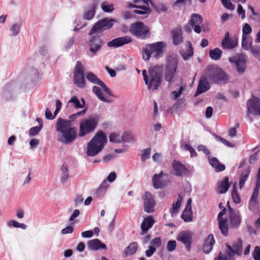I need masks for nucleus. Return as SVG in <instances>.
Returning a JSON list of instances; mask_svg holds the SVG:
<instances>
[{"label":"nucleus","instance_id":"obj_27","mask_svg":"<svg viewBox=\"0 0 260 260\" xmlns=\"http://www.w3.org/2000/svg\"><path fill=\"white\" fill-rule=\"evenodd\" d=\"M87 247L89 250L93 251L106 248L105 244L102 243L98 239L89 241L87 242Z\"/></svg>","mask_w":260,"mask_h":260},{"label":"nucleus","instance_id":"obj_60","mask_svg":"<svg viewBox=\"0 0 260 260\" xmlns=\"http://www.w3.org/2000/svg\"><path fill=\"white\" fill-rule=\"evenodd\" d=\"M253 256L255 260H260V247L259 246L255 247Z\"/></svg>","mask_w":260,"mask_h":260},{"label":"nucleus","instance_id":"obj_18","mask_svg":"<svg viewBox=\"0 0 260 260\" xmlns=\"http://www.w3.org/2000/svg\"><path fill=\"white\" fill-rule=\"evenodd\" d=\"M245 183V180H240L238 184L235 182L233 184V189L232 190L231 196L233 202L238 204L241 202V198L238 189H241Z\"/></svg>","mask_w":260,"mask_h":260},{"label":"nucleus","instance_id":"obj_38","mask_svg":"<svg viewBox=\"0 0 260 260\" xmlns=\"http://www.w3.org/2000/svg\"><path fill=\"white\" fill-rule=\"evenodd\" d=\"M82 104H81L79 100L76 96H73L70 100L68 102V104L71 105L76 109L82 108L85 105V100L83 99H81Z\"/></svg>","mask_w":260,"mask_h":260},{"label":"nucleus","instance_id":"obj_2","mask_svg":"<svg viewBox=\"0 0 260 260\" xmlns=\"http://www.w3.org/2000/svg\"><path fill=\"white\" fill-rule=\"evenodd\" d=\"M142 75L148 90H157L160 86L162 77L158 67L155 66L149 68L148 71L143 70Z\"/></svg>","mask_w":260,"mask_h":260},{"label":"nucleus","instance_id":"obj_1","mask_svg":"<svg viewBox=\"0 0 260 260\" xmlns=\"http://www.w3.org/2000/svg\"><path fill=\"white\" fill-rule=\"evenodd\" d=\"M72 123L69 120L57 119L56 123V128L58 133V140L65 144L72 143L76 137V132L75 127L72 126Z\"/></svg>","mask_w":260,"mask_h":260},{"label":"nucleus","instance_id":"obj_33","mask_svg":"<svg viewBox=\"0 0 260 260\" xmlns=\"http://www.w3.org/2000/svg\"><path fill=\"white\" fill-rule=\"evenodd\" d=\"M92 91L100 101L107 103H111L113 102V100L111 99L104 95L103 92L100 87L96 86H94L92 88Z\"/></svg>","mask_w":260,"mask_h":260},{"label":"nucleus","instance_id":"obj_29","mask_svg":"<svg viewBox=\"0 0 260 260\" xmlns=\"http://www.w3.org/2000/svg\"><path fill=\"white\" fill-rule=\"evenodd\" d=\"M96 7L97 4L93 3L89 7L85 9L83 18L88 20L92 19L95 15Z\"/></svg>","mask_w":260,"mask_h":260},{"label":"nucleus","instance_id":"obj_19","mask_svg":"<svg viewBox=\"0 0 260 260\" xmlns=\"http://www.w3.org/2000/svg\"><path fill=\"white\" fill-rule=\"evenodd\" d=\"M238 45V39L236 38H230V34L227 32L221 42V45L224 49H232Z\"/></svg>","mask_w":260,"mask_h":260},{"label":"nucleus","instance_id":"obj_17","mask_svg":"<svg viewBox=\"0 0 260 260\" xmlns=\"http://www.w3.org/2000/svg\"><path fill=\"white\" fill-rule=\"evenodd\" d=\"M192 233L191 232L184 231L180 232L177 237V240L182 243L187 250L191 247Z\"/></svg>","mask_w":260,"mask_h":260},{"label":"nucleus","instance_id":"obj_6","mask_svg":"<svg viewBox=\"0 0 260 260\" xmlns=\"http://www.w3.org/2000/svg\"><path fill=\"white\" fill-rule=\"evenodd\" d=\"M205 75L210 81L214 83H225L228 80L227 75L222 69L216 67L209 66L208 67Z\"/></svg>","mask_w":260,"mask_h":260},{"label":"nucleus","instance_id":"obj_3","mask_svg":"<svg viewBox=\"0 0 260 260\" xmlns=\"http://www.w3.org/2000/svg\"><path fill=\"white\" fill-rule=\"evenodd\" d=\"M107 143V139L104 133L102 131L97 132L87 144V155L89 156L97 155L102 150Z\"/></svg>","mask_w":260,"mask_h":260},{"label":"nucleus","instance_id":"obj_42","mask_svg":"<svg viewBox=\"0 0 260 260\" xmlns=\"http://www.w3.org/2000/svg\"><path fill=\"white\" fill-rule=\"evenodd\" d=\"M222 51L218 48L213 50H211L209 52V56L211 59L217 60H219L221 56Z\"/></svg>","mask_w":260,"mask_h":260},{"label":"nucleus","instance_id":"obj_23","mask_svg":"<svg viewBox=\"0 0 260 260\" xmlns=\"http://www.w3.org/2000/svg\"><path fill=\"white\" fill-rule=\"evenodd\" d=\"M172 172L177 176H183L189 173V171L181 162L175 161L173 165Z\"/></svg>","mask_w":260,"mask_h":260},{"label":"nucleus","instance_id":"obj_8","mask_svg":"<svg viewBox=\"0 0 260 260\" xmlns=\"http://www.w3.org/2000/svg\"><path fill=\"white\" fill-rule=\"evenodd\" d=\"M130 31L133 35L141 39L149 37V28L141 22L131 24Z\"/></svg>","mask_w":260,"mask_h":260},{"label":"nucleus","instance_id":"obj_16","mask_svg":"<svg viewBox=\"0 0 260 260\" xmlns=\"http://www.w3.org/2000/svg\"><path fill=\"white\" fill-rule=\"evenodd\" d=\"M242 240L239 238L234 242L233 246H231L229 244H226L228 248L227 254L230 257H232L235 254L241 255L242 252Z\"/></svg>","mask_w":260,"mask_h":260},{"label":"nucleus","instance_id":"obj_7","mask_svg":"<svg viewBox=\"0 0 260 260\" xmlns=\"http://www.w3.org/2000/svg\"><path fill=\"white\" fill-rule=\"evenodd\" d=\"M178 66V59L176 57L170 56L167 59L166 65L165 78L166 81L171 83L173 80Z\"/></svg>","mask_w":260,"mask_h":260},{"label":"nucleus","instance_id":"obj_5","mask_svg":"<svg viewBox=\"0 0 260 260\" xmlns=\"http://www.w3.org/2000/svg\"><path fill=\"white\" fill-rule=\"evenodd\" d=\"M165 46V44L162 42L146 45L142 49L143 58L145 60H148L151 55L156 58L161 57L163 55L164 48Z\"/></svg>","mask_w":260,"mask_h":260},{"label":"nucleus","instance_id":"obj_48","mask_svg":"<svg viewBox=\"0 0 260 260\" xmlns=\"http://www.w3.org/2000/svg\"><path fill=\"white\" fill-rule=\"evenodd\" d=\"M101 8L105 12L109 13L111 12L114 10V5L107 2H103L101 4Z\"/></svg>","mask_w":260,"mask_h":260},{"label":"nucleus","instance_id":"obj_41","mask_svg":"<svg viewBox=\"0 0 260 260\" xmlns=\"http://www.w3.org/2000/svg\"><path fill=\"white\" fill-rule=\"evenodd\" d=\"M114 180H104L97 190L98 193L103 195L109 186V183H112Z\"/></svg>","mask_w":260,"mask_h":260},{"label":"nucleus","instance_id":"obj_53","mask_svg":"<svg viewBox=\"0 0 260 260\" xmlns=\"http://www.w3.org/2000/svg\"><path fill=\"white\" fill-rule=\"evenodd\" d=\"M43 124H41V126H34L29 129V134L30 136H34L37 135L42 128Z\"/></svg>","mask_w":260,"mask_h":260},{"label":"nucleus","instance_id":"obj_39","mask_svg":"<svg viewBox=\"0 0 260 260\" xmlns=\"http://www.w3.org/2000/svg\"><path fill=\"white\" fill-rule=\"evenodd\" d=\"M187 49L180 51L181 55L184 60H188L193 54V48L190 42H188Z\"/></svg>","mask_w":260,"mask_h":260},{"label":"nucleus","instance_id":"obj_61","mask_svg":"<svg viewBox=\"0 0 260 260\" xmlns=\"http://www.w3.org/2000/svg\"><path fill=\"white\" fill-rule=\"evenodd\" d=\"M237 13L241 16V18L244 19L245 18V11L243 9L242 5L239 4L237 8Z\"/></svg>","mask_w":260,"mask_h":260},{"label":"nucleus","instance_id":"obj_31","mask_svg":"<svg viewBox=\"0 0 260 260\" xmlns=\"http://www.w3.org/2000/svg\"><path fill=\"white\" fill-rule=\"evenodd\" d=\"M173 44L178 45L183 42L182 31L180 28H176L171 31Z\"/></svg>","mask_w":260,"mask_h":260},{"label":"nucleus","instance_id":"obj_59","mask_svg":"<svg viewBox=\"0 0 260 260\" xmlns=\"http://www.w3.org/2000/svg\"><path fill=\"white\" fill-rule=\"evenodd\" d=\"M150 244L151 245V246L156 249L160 245L161 239L160 238H155L151 241Z\"/></svg>","mask_w":260,"mask_h":260},{"label":"nucleus","instance_id":"obj_50","mask_svg":"<svg viewBox=\"0 0 260 260\" xmlns=\"http://www.w3.org/2000/svg\"><path fill=\"white\" fill-rule=\"evenodd\" d=\"M151 154V149L147 148L142 151V154L141 155V159L142 161H144L146 160L149 159L150 158V155Z\"/></svg>","mask_w":260,"mask_h":260},{"label":"nucleus","instance_id":"obj_35","mask_svg":"<svg viewBox=\"0 0 260 260\" xmlns=\"http://www.w3.org/2000/svg\"><path fill=\"white\" fill-rule=\"evenodd\" d=\"M245 161L246 160L242 161L239 167V168L240 169L241 171H242L240 179H247L249 177L250 173V167L246 165Z\"/></svg>","mask_w":260,"mask_h":260},{"label":"nucleus","instance_id":"obj_21","mask_svg":"<svg viewBox=\"0 0 260 260\" xmlns=\"http://www.w3.org/2000/svg\"><path fill=\"white\" fill-rule=\"evenodd\" d=\"M132 42V39L129 36H124L115 38L108 43V47H119Z\"/></svg>","mask_w":260,"mask_h":260},{"label":"nucleus","instance_id":"obj_57","mask_svg":"<svg viewBox=\"0 0 260 260\" xmlns=\"http://www.w3.org/2000/svg\"><path fill=\"white\" fill-rule=\"evenodd\" d=\"M184 148L185 150H187L189 151L190 153V156L191 157H194L197 156V153L195 151V150L193 149V148L189 145L188 144H185L184 146Z\"/></svg>","mask_w":260,"mask_h":260},{"label":"nucleus","instance_id":"obj_12","mask_svg":"<svg viewBox=\"0 0 260 260\" xmlns=\"http://www.w3.org/2000/svg\"><path fill=\"white\" fill-rule=\"evenodd\" d=\"M247 114L253 116L260 115V99L255 96H252L247 102Z\"/></svg>","mask_w":260,"mask_h":260},{"label":"nucleus","instance_id":"obj_49","mask_svg":"<svg viewBox=\"0 0 260 260\" xmlns=\"http://www.w3.org/2000/svg\"><path fill=\"white\" fill-rule=\"evenodd\" d=\"M251 39L248 36H242V46L244 49L248 50L251 47Z\"/></svg>","mask_w":260,"mask_h":260},{"label":"nucleus","instance_id":"obj_34","mask_svg":"<svg viewBox=\"0 0 260 260\" xmlns=\"http://www.w3.org/2000/svg\"><path fill=\"white\" fill-rule=\"evenodd\" d=\"M229 187V180H222L218 183L216 187V190L218 193H225L228 191Z\"/></svg>","mask_w":260,"mask_h":260},{"label":"nucleus","instance_id":"obj_51","mask_svg":"<svg viewBox=\"0 0 260 260\" xmlns=\"http://www.w3.org/2000/svg\"><path fill=\"white\" fill-rule=\"evenodd\" d=\"M20 27L21 25L19 23H15L12 25L10 28V31L12 32L13 36H16L18 35L20 31Z\"/></svg>","mask_w":260,"mask_h":260},{"label":"nucleus","instance_id":"obj_52","mask_svg":"<svg viewBox=\"0 0 260 260\" xmlns=\"http://www.w3.org/2000/svg\"><path fill=\"white\" fill-rule=\"evenodd\" d=\"M86 111H87V109H84L83 110H82L81 111L78 112H77L76 113H74V114H73L69 116V119H71L70 121H71V122H72V121L74 120L75 119H76L78 117L82 116L84 115L85 114L86 112Z\"/></svg>","mask_w":260,"mask_h":260},{"label":"nucleus","instance_id":"obj_44","mask_svg":"<svg viewBox=\"0 0 260 260\" xmlns=\"http://www.w3.org/2000/svg\"><path fill=\"white\" fill-rule=\"evenodd\" d=\"M122 142L131 143L134 141V135L130 133L124 132L121 136Z\"/></svg>","mask_w":260,"mask_h":260},{"label":"nucleus","instance_id":"obj_25","mask_svg":"<svg viewBox=\"0 0 260 260\" xmlns=\"http://www.w3.org/2000/svg\"><path fill=\"white\" fill-rule=\"evenodd\" d=\"M225 209L220 212L218 215V220L219 222V228L224 235H226L228 233V227L227 224V220L223 218L222 216L225 213Z\"/></svg>","mask_w":260,"mask_h":260},{"label":"nucleus","instance_id":"obj_63","mask_svg":"<svg viewBox=\"0 0 260 260\" xmlns=\"http://www.w3.org/2000/svg\"><path fill=\"white\" fill-rule=\"evenodd\" d=\"M74 231V228L72 226L69 225L63 229L61 233L63 235L72 233Z\"/></svg>","mask_w":260,"mask_h":260},{"label":"nucleus","instance_id":"obj_46","mask_svg":"<svg viewBox=\"0 0 260 260\" xmlns=\"http://www.w3.org/2000/svg\"><path fill=\"white\" fill-rule=\"evenodd\" d=\"M168 184L167 180H153V185L155 189L161 188Z\"/></svg>","mask_w":260,"mask_h":260},{"label":"nucleus","instance_id":"obj_4","mask_svg":"<svg viewBox=\"0 0 260 260\" xmlns=\"http://www.w3.org/2000/svg\"><path fill=\"white\" fill-rule=\"evenodd\" d=\"M100 120L98 114L91 115L82 119L79 122L78 136L83 137L95 131Z\"/></svg>","mask_w":260,"mask_h":260},{"label":"nucleus","instance_id":"obj_43","mask_svg":"<svg viewBox=\"0 0 260 260\" xmlns=\"http://www.w3.org/2000/svg\"><path fill=\"white\" fill-rule=\"evenodd\" d=\"M137 8L140 9V10H135L134 13L139 15H147L149 13V5H139Z\"/></svg>","mask_w":260,"mask_h":260},{"label":"nucleus","instance_id":"obj_24","mask_svg":"<svg viewBox=\"0 0 260 260\" xmlns=\"http://www.w3.org/2000/svg\"><path fill=\"white\" fill-rule=\"evenodd\" d=\"M191 201L192 200L191 198H189L188 200L186 207L181 215V218L185 222H190L192 220Z\"/></svg>","mask_w":260,"mask_h":260},{"label":"nucleus","instance_id":"obj_56","mask_svg":"<svg viewBox=\"0 0 260 260\" xmlns=\"http://www.w3.org/2000/svg\"><path fill=\"white\" fill-rule=\"evenodd\" d=\"M223 5L228 9L234 10L235 9L234 5L231 2L230 0H220Z\"/></svg>","mask_w":260,"mask_h":260},{"label":"nucleus","instance_id":"obj_28","mask_svg":"<svg viewBox=\"0 0 260 260\" xmlns=\"http://www.w3.org/2000/svg\"><path fill=\"white\" fill-rule=\"evenodd\" d=\"M215 240L214 236L212 234H210L208 238L205 240L203 248V251L206 254L209 253L212 249Z\"/></svg>","mask_w":260,"mask_h":260},{"label":"nucleus","instance_id":"obj_64","mask_svg":"<svg viewBox=\"0 0 260 260\" xmlns=\"http://www.w3.org/2000/svg\"><path fill=\"white\" fill-rule=\"evenodd\" d=\"M74 43V39L73 37L70 38L64 44L66 49H68L71 47Z\"/></svg>","mask_w":260,"mask_h":260},{"label":"nucleus","instance_id":"obj_37","mask_svg":"<svg viewBox=\"0 0 260 260\" xmlns=\"http://www.w3.org/2000/svg\"><path fill=\"white\" fill-rule=\"evenodd\" d=\"M258 194L252 193L250 199L248 204V207L249 210L251 211H255L258 206Z\"/></svg>","mask_w":260,"mask_h":260},{"label":"nucleus","instance_id":"obj_22","mask_svg":"<svg viewBox=\"0 0 260 260\" xmlns=\"http://www.w3.org/2000/svg\"><path fill=\"white\" fill-rule=\"evenodd\" d=\"M190 22L194 31L197 34L200 33L203 26L202 17L199 15L193 14L191 17Z\"/></svg>","mask_w":260,"mask_h":260},{"label":"nucleus","instance_id":"obj_45","mask_svg":"<svg viewBox=\"0 0 260 260\" xmlns=\"http://www.w3.org/2000/svg\"><path fill=\"white\" fill-rule=\"evenodd\" d=\"M9 227H14L16 228H21L25 230L27 228L26 225L24 223H19L16 220H10L7 223Z\"/></svg>","mask_w":260,"mask_h":260},{"label":"nucleus","instance_id":"obj_20","mask_svg":"<svg viewBox=\"0 0 260 260\" xmlns=\"http://www.w3.org/2000/svg\"><path fill=\"white\" fill-rule=\"evenodd\" d=\"M208 78L205 75L202 76L199 81L197 91L194 94V96H197L200 94L205 92L209 89L210 85L208 81Z\"/></svg>","mask_w":260,"mask_h":260},{"label":"nucleus","instance_id":"obj_30","mask_svg":"<svg viewBox=\"0 0 260 260\" xmlns=\"http://www.w3.org/2000/svg\"><path fill=\"white\" fill-rule=\"evenodd\" d=\"M154 223V220L151 216H148L144 219L141 225L142 232L141 235H144L147 233L148 230L151 228Z\"/></svg>","mask_w":260,"mask_h":260},{"label":"nucleus","instance_id":"obj_47","mask_svg":"<svg viewBox=\"0 0 260 260\" xmlns=\"http://www.w3.org/2000/svg\"><path fill=\"white\" fill-rule=\"evenodd\" d=\"M109 141L114 143H120L122 142L121 136L117 133H112L109 135Z\"/></svg>","mask_w":260,"mask_h":260},{"label":"nucleus","instance_id":"obj_32","mask_svg":"<svg viewBox=\"0 0 260 260\" xmlns=\"http://www.w3.org/2000/svg\"><path fill=\"white\" fill-rule=\"evenodd\" d=\"M208 161L216 172H220L225 170L224 165L220 164L218 160L215 157L208 156Z\"/></svg>","mask_w":260,"mask_h":260},{"label":"nucleus","instance_id":"obj_40","mask_svg":"<svg viewBox=\"0 0 260 260\" xmlns=\"http://www.w3.org/2000/svg\"><path fill=\"white\" fill-rule=\"evenodd\" d=\"M138 248L137 243L136 242H133L131 243L128 247H127L124 251L123 256L126 257L128 255H132L134 254Z\"/></svg>","mask_w":260,"mask_h":260},{"label":"nucleus","instance_id":"obj_9","mask_svg":"<svg viewBox=\"0 0 260 260\" xmlns=\"http://www.w3.org/2000/svg\"><path fill=\"white\" fill-rule=\"evenodd\" d=\"M74 84L80 88L85 86V80L84 75V67L80 61H78L74 72Z\"/></svg>","mask_w":260,"mask_h":260},{"label":"nucleus","instance_id":"obj_26","mask_svg":"<svg viewBox=\"0 0 260 260\" xmlns=\"http://www.w3.org/2000/svg\"><path fill=\"white\" fill-rule=\"evenodd\" d=\"M228 210L230 215L232 225L235 227L239 226L241 223V217L239 211L234 210L230 206L228 207Z\"/></svg>","mask_w":260,"mask_h":260},{"label":"nucleus","instance_id":"obj_62","mask_svg":"<svg viewBox=\"0 0 260 260\" xmlns=\"http://www.w3.org/2000/svg\"><path fill=\"white\" fill-rule=\"evenodd\" d=\"M45 115L46 118L49 120H52L54 119L56 116L54 114L52 115L51 111L48 108H46Z\"/></svg>","mask_w":260,"mask_h":260},{"label":"nucleus","instance_id":"obj_15","mask_svg":"<svg viewBox=\"0 0 260 260\" xmlns=\"http://www.w3.org/2000/svg\"><path fill=\"white\" fill-rule=\"evenodd\" d=\"M102 41L99 36L93 35L88 42V47L90 56L95 55L102 47Z\"/></svg>","mask_w":260,"mask_h":260},{"label":"nucleus","instance_id":"obj_10","mask_svg":"<svg viewBox=\"0 0 260 260\" xmlns=\"http://www.w3.org/2000/svg\"><path fill=\"white\" fill-rule=\"evenodd\" d=\"M116 21L112 18H104L103 19L97 22L91 29L89 35L91 36L95 33H100L103 31L111 28L113 25V22Z\"/></svg>","mask_w":260,"mask_h":260},{"label":"nucleus","instance_id":"obj_58","mask_svg":"<svg viewBox=\"0 0 260 260\" xmlns=\"http://www.w3.org/2000/svg\"><path fill=\"white\" fill-rule=\"evenodd\" d=\"M176 247V242L175 240L169 241L167 244V249L169 251H174Z\"/></svg>","mask_w":260,"mask_h":260},{"label":"nucleus","instance_id":"obj_55","mask_svg":"<svg viewBox=\"0 0 260 260\" xmlns=\"http://www.w3.org/2000/svg\"><path fill=\"white\" fill-rule=\"evenodd\" d=\"M250 50L252 54L256 57H258L260 60V47H251Z\"/></svg>","mask_w":260,"mask_h":260},{"label":"nucleus","instance_id":"obj_54","mask_svg":"<svg viewBox=\"0 0 260 260\" xmlns=\"http://www.w3.org/2000/svg\"><path fill=\"white\" fill-rule=\"evenodd\" d=\"M251 30L250 26L247 23L245 24L242 28V36H244V37L248 36V34L251 32Z\"/></svg>","mask_w":260,"mask_h":260},{"label":"nucleus","instance_id":"obj_36","mask_svg":"<svg viewBox=\"0 0 260 260\" xmlns=\"http://www.w3.org/2000/svg\"><path fill=\"white\" fill-rule=\"evenodd\" d=\"M182 199L183 197L181 195L179 194L176 202L173 204L172 207L170 210V213L172 217L176 216L179 212V210L181 207Z\"/></svg>","mask_w":260,"mask_h":260},{"label":"nucleus","instance_id":"obj_11","mask_svg":"<svg viewBox=\"0 0 260 260\" xmlns=\"http://www.w3.org/2000/svg\"><path fill=\"white\" fill-rule=\"evenodd\" d=\"M229 60L231 63L235 64L239 74L244 73L246 64V56L244 54L242 53L237 54L230 57Z\"/></svg>","mask_w":260,"mask_h":260},{"label":"nucleus","instance_id":"obj_14","mask_svg":"<svg viewBox=\"0 0 260 260\" xmlns=\"http://www.w3.org/2000/svg\"><path fill=\"white\" fill-rule=\"evenodd\" d=\"M142 198L143 201L144 211L149 213L153 212L156 205L154 197L149 192L145 191Z\"/></svg>","mask_w":260,"mask_h":260},{"label":"nucleus","instance_id":"obj_13","mask_svg":"<svg viewBox=\"0 0 260 260\" xmlns=\"http://www.w3.org/2000/svg\"><path fill=\"white\" fill-rule=\"evenodd\" d=\"M86 78L89 81L92 83L93 84H98L101 86L103 90L109 96L114 98H118V96L113 94V92L105 85V84L100 79H99L98 77L93 73L90 72H86Z\"/></svg>","mask_w":260,"mask_h":260}]
</instances>
